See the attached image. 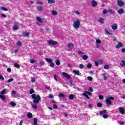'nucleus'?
Masks as SVG:
<instances>
[{
	"label": "nucleus",
	"mask_w": 125,
	"mask_h": 125,
	"mask_svg": "<svg viewBox=\"0 0 125 125\" xmlns=\"http://www.w3.org/2000/svg\"><path fill=\"white\" fill-rule=\"evenodd\" d=\"M84 93L86 94H88L89 96H91L92 95L91 92H89L88 91H84Z\"/></svg>",
	"instance_id": "obj_20"
},
{
	"label": "nucleus",
	"mask_w": 125,
	"mask_h": 125,
	"mask_svg": "<svg viewBox=\"0 0 125 125\" xmlns=\"http://www.w3.org/2000/svg\"><path fill=\"white\" fill-rule=\"evenodd\" d=\"M111 28L114 30H117V28H118V24H115L114 25H113L111 26Z\"/></svg>",
	"instance_id": "obj_14"
},
{
	"label": "nucleus",
	"mask_w": 125,
	"mask_h": 125,
	"mask_svg": "<svg viewBox=\"0 0 125 125\" xmlns=\"http://www.w3.org/2000/svg\"><path fill=\"white\" fill-rule=\"evenodd\" d=\"M108 12H109L111 14H115V12L114 11L112 10L111 9H108Z\"/></svg>",
	"instance_id": "obj_19"
},
{
	"label": "nucleus",
	"mask_w": 125,
	"mask_h": 125,
	"mask_svg": "<svg viewBox=\"0 0 125 125\" xmlns=\"http://www.w3.org/2000/svg\"><path fill=\"white\" fill-rule=\"evenodd\" d=\"M19 29V26L18 25H14L13 26V30H17Z\"/></svg>",
	"instance_id": "obj_18"
},
{
	"label": "nucleus",
	"mask_w": 125,
	"mask_h": 125,
	"mask_svg": "<svg viewBox=\"0 0 125 125\" xmlns=\"http://www.w3.org/2000/svg\"><path fill=\"white\" fill-rule=\"evenodd\" d=\"M35 62V61L34 60H33V59H31L30 60V62H31V63H34Z\"/></svg>",
	"instance_id": "obj_58"
},
{
	"label": "nucleus",
	"mask_w": 125,
	"mask_h": 125,
	"mask_svg": "<svg viewBox=\"0 0 125 125\" xmlns=\"http://www.w3.org/2000/svg\"><path fill=\"white\" fill-rule=\"evenodd\" d=\"M32 107L35 109H38V106H37L36 104H32Z\"/></svg>",
	"instance_id": "obj_43"
},
{
	"label": "nucleus",
	"mask_w": 125,
	"mask_h": 125,
	"mask_svg": "<svg viewBox=\"0 0 125 125\" xmlns=\"http://www.w3.org/2000/svg\"><path fill=\"white\" fill-rule=\"evenodd\" d=\"M7 71H8V72H9V73L11 72V68H7Z\"/></svg>",
	"instance_id": "obj_59"
},
{
	"label": "nucleus",
	"mask_w": 125,
	"mask_h": 125,
	"mask_svg": "<svg viewBox=\"0 0 125 125\" xmlns=\"http://www.w3.org/2000/svg\"><path fill=\"white\" fill-rule=\"evenodd\" d=\"M99 99L101 100H102L104 99V97L103 95H99Z\"/></svg>",
	"instance_id": "obj_46"
},
{
	"label": "nucleus",
	"mask_w": 125,
	"mask_h": 125,
	"mask_svg": "<svg viewBox=\"0 0 125 125\" xmlns=\"http://www.w3.org/2000/svg\"><path fill=\"white\" fill-rule=\"evenodd\" d=\"M62 76L67 79H71V76L66 72L62 73Z\"/></svg>",
	"instance_id": "obj_7"
},
{
	"label": "nucleus",
	"mask_w": 125,
	"mask_h": 125,
	"mask_svg": "<svg viewBox=\"0 0 125 125\" xmlns=\"http://www.w3.org/2000/svg\"><path fill=\"white\" fill-rule=\"evenodd\" d=\"M92 64L91 63H88L87 65V67L88 68H92Z\"/></svg>",
	"instance_id": "obj_37"
},
{
	"label": "nucleus",
	"mask_w": 125,
	"mask_h": 125,
	"mask_svg": "<svg viewBox=\"0 0 125 125\" xmlns=\"http://www.w3.org/2000/svg\"><path fill=\"white\" fill-rule=\"evenodd\" d=\"M14 66L17 69H20V65L17 62L14 63Z\"/></svg>",
	"instance_id": "obj_21"
},
{
	"label": "nucleus",
	"mask_w": 125,
	"mask_h": 125,
	"mask_svg": "<svg viewBox=\"0 0 125 125\" xmlns=\"http://www.w3.org/2000/svg\"><path fill=\"white\" fill-rule=\"evenodd\" d=\"M89 91H90L91 92H93V89L91 87H90L89 88Z\"/></svg>",
	"instance_id": "obj_53"
},
{
	"label": "nucleus",
	"mask_w": 125,
	"mask_h": 125,
	"mask_svg": "<svg viewBox=\"0 0 125 125\" xmlns=\"http://www.w3.org/2000/svg\"><path fill=\"white\" fill-rule=\"evenodd\" d=\"M35 92V91L34 90H33V88H31V89L30 90V91H29V93L30 94H32L33 93H34Z\"/></svg>",
	"instance_id": "obj_39"
},
{
	"label": "nucleus",
	"mask_w": 125,
	"mask_h": 125,
	"mask_svg": "<svg viewBox=\"0 0 125 125\" xmlns=\"http://www.w3.org/2000/svg\"><path fill=\"white\" fill-rule=\"evenodd\" d=\"M27 117L29 119L33 118V114H32L31 113H28Z\"/></svg>",
	"instance_id": "obj_23"
},
{
	"label": "nucleus",
	"mask_w": 125,
	"mask_h": 125,
	"mask_svg": "<svg viewBox=\"0 0 125 125\" xmlns=\"http://www.w3.org/2000/svg\"><path fill=\"white\" fill-rule=\"evenodd\" d=\"M119 124L121 125H124L125 124V122H121V121H119Z\"/></svg>",
	"instance_id": "obj_61"
},
{
	"label": "nucleus",
	"mask_w": 125,
	"mask_h": 125,
	"mask_svg": "<svg viewBox=\"0 0 125 125\" xmlns=\"http://www.w3.org/2000/svg\"><path fill=\"white\" fill-rule=\"evenodd\" d=\"M121 51L123 53H125V48H122Z\"/></svg>",
	"instance_id": "obj_64"
},
{
	"label": "nucleus",
	"mask_w": 125,
	"mask_h": 125,
	"mask_svg": "<svg viewBox=\"0 0 125 125\" xmlns=\"http://www.w3.org/2000/svg\"><path fill=\"white\" fill-rule=\"evenodd\" d=\"M117 5L118 6L123 7L125 5V3L122 0L117 1Z\"/></svg>",
	"instance_id": "obj_6"
},
{
	"label": "nucleus",
	"mask_w": 125,
	"mask_h": 125,
	"mask_svg": "<svg viewBox=\"0 0 125 125\" xmlns=\"http://www.w3.org/2000/svg\"><path fill=\"white\" fill-rule=\"evenodd\" d=\"M107 113V110L106 109H104V110L101 111L100 112V115L102 116L104 115H105Z\"/></svg>",
	"instance_id": "obj_11"
},
{
	"label": "nucleus",
	"mask_w": 125,
	"mask_h": 125,
	"mask_svg": "<svg viewBox=\"0 0 125 125\" xmlns=\"http://www.w3.org/2000/svg\"><path fill=\"white\" fill-rule=\"evenodd\" d=\"M58 97L59 98H64L65 97V95L62 93H60L59 95H58Z\"/></svg>",
	"instance_id": "obj_28"
},
{
	"label": "nucleus",
	"mask_w": 125,
	"mask_h": 125,
	"mask_svg": "<svg viewBox=\"0 0 125 125\" xmlns=\"http://www.w3.org/2000/svg\"><path fill=\"white\" fill-rule=\"evenodd\" d=\"M78 53L79 55H83V52H82L80 50L78 52Z\"/></svg>",
	"instance_id": "obj_55"
},
{
	"label": "nucleus",
	"mask_w": 125,
	"mask_h": 125,
	"mask_svg": "<svg viewBox=\"0 0 125 125\" xmlns=\"http://www.w3.org/2000/svg\"><path fill=\"white\" fill-rule=\"evenodd\" d=\"M0 98H1V100H4L6 99L5 96L2 95H0Z\"/></svg>",
	"instance_id": "obj_41"
},
{
	"label": "nucleus",
	"mask_w": 125,
	"mask_h": 125,
	"mask_svg": "<svg viewBox=\"0 0 125 125\" xmlns=\"http://www.w3.org/2000/svg\"><path fill=\"white\" fill-rule=\"evenodd\" d=\"M88 78V80L89 81H92V77H91V76H88L87 77Z\"/></svg>",
	"instance_id": "obj_51"
},
{
	"label": "nucleus",
	"mask_w": 125,
	"mask_h": 125,
	"mask_svg": "<svg viewBox=\"0 0 125 125\" xmlns=\"http://www.w3.org/2000/svg\"><path fill=\"white\" fill-rule=\"evenodd\" d=\"M73 72L76 75L80 76V72L79 70H73Z\"/></svg>",
	"instance_id": "obj_13"
},
{
	"label": "nucleus",
	"mask_w": 125,
	"mask_h": 125,
	"mask_svg": "<svg viewBox=\"0 0 125 125\" xmlns=\"http://www.w3.org/2000/svg\"><path fill=\"white\" fill-rule=\"evenodd\" d=\"M80 25L81 21L80 20L77 19L74 22V23L73 24V26L74 27V28L77 29L80 28Z\"/></svg>",
	"instance_id": "obj_2"
},
{
	"label": "nucleus",
	"mask_w": 125,
	"mask_h": 125,
	"mask_svg": "<svg viewBox=\"0 0 125 125\" xmlns=\"http://www.w3.org/2000/svg\"><path fill=\"white\" fill-rule=\"evenodd\" d=\"M49 98H54V95L50 94V95H49Z\"/></svg>",
	"instance_id": "obj_62"
},
{
	"label": "nucleus",
	"mask_w": 125,
	"mask_h": 125,
	"mask_svg": "<svg viewBox=\"0 0 125 125\" xmlns=\"http://www.w3.org/2000/svg\"><path fill=\"white\" fill-rule=\"evenodd\" d=\"M122 63H120V65L122 67H123L124 66H125V61H121Z\"/></svg>",
	"instance_id": "obj_31"
},
{
	"label": "nucleus",
	"mask_w": 125,
	"mask_h": 125,
	"mask_svg": "<svg viewBox=\"0 0 125 125\" xmlns=\"http://www.w3.org/2000/svg\"><path fill=\"white\" fill-rule=\"evenodd\" d=\"M108 12V11L106 9L104 10L103 11V14L104 15H106L107 13Z\"/></svg>",
	"instance_id": "obj_42"
},
{
	"label": "nucleus",
	"mask_w": 125,
	"mask_h": 125,
	"mask_svg": "<svg viewBox=\"0 0 125 125\" xmlns=\"http://www.w3.org/2000/svg\"><path fill=\"white\" fill-rule=\"evenodd\" d=\"M74 46H75V44H73V43L69 42L67 44V48L69 49H72Z\"/></svg>",
	"instance_id": "obj_10"
},
{
	"label": "nucleus",
	"mask_w": 125,
	"mask_h": 125,
	"mask_svg": "<svg viewBox=\"0 0 125 125\" xmlns=\"http://www.w3.org/2000/svg\"><path fill=\"white\" fill-rule=\"evenodd\" d=\"M36 4H40V5H42L43 4V2H40V1H38L36 3Z\"/></svg>",
	"instance_id": "obj_57"
},
{
	"label": "nucleus",
	"mask_w": 125,
	"mask_h": 125,
	"mask_svg": "<svg viewBox=\"0 0 125 125\" xmlns=\"http://www.w3.org/2000/svg\"><path fill=\"white\" fill-rule=\"evenodd\" d=\"M118 14H122L124 13V9H119L118 10Z\"/></svg>",
	"instance_id": "obj_15"
},
{
	"label": "nucleus",
	"mask_w": 125,
	"mask_h": 125,
	"mask_svg": "<svg viewBox=\"0 0 125 125\" xmlns=\"http://www.w3.org/2000/svg\"><path fill=\"white\" fill-rule=\"evenodd\" d=\"M56 64L57 65H60L61 64L60 61V60H57L56 62Z\"/></svg>",
	"instance_id": "obj_35"
},
{
	"label": "nucleus",
	"mask_w": 125,
	"mask_h": 125,
	"mask_svg": "<svg viewBox=\"0 0 125 125\" xmlns=\"http://www.w3.org/2000/svg\"><path fill=\"white\" fill-rule=\"evenodd\" d=\"M13 81H14V79L13 78H11V79H10L9 80H8V83H11Z\"/></svg>",
	"instance_id": "obj_45"
},
{
	"label": "nucleus",
	"mask_w": 125,
	"mask_h": 125,
	"mask_svg": "<svg viewBox=\"0 0 125 125\" xmlns=\"http://www.w3.org/2000/svg\"><path fill=\"white\" fill-rule=\"evenodd\" d=\"M21 36H24V37H28L29 36V33L27 32H22Z\"/></svg>",
	"instance_id": "obj_12"
},
{
	"label": "nucleus",
	"mask_w": 125,
	"mask_h": 125,
	"mask_svg": "<svg viewBox=\"0 0 125 125\" xmlns=\"http://www.w3.org/2000/svg\"><path fill=\"white\" fill-rule=\"evenodd\" d=\"M23 123V121L22 120H21V121H20V125H23L22 124Z\"/></svg>",
	"instance_id": "obj_63"
},
{
	"label": "nucleus",
	"mask_w": 125,
	"mask_h": 125,
	"mask_svg": "<svg viewBox=\"0 0 125 125\" xmlns=\"http://www.w3.org/2000/svg\"><path fill=\"white\" fill-rule=\"evenodd\" d=\"M51 104H57V102L55 100H52Z\"/></svg>",
	"instance_id": "obj_60"
},
{
	"label": "nucleus",
	"mask_w": 125,
	"mask_h": 125,
	"mask_svg": "<svg viewBox=\"0 0 125 125\" xmlns=\"http://www.w3.org/2000/svg\"><path fill=\"white\" fill-rule=\"evenodd\" d=\"M108 117V115L107 114H104L103 115V117H104V119H106Z\"/></svg>",
	"instance_id": "obj_47"
},
{
	"label": "nucleus",
	"mask_w": 125,
	"mask_h": 125,
	"mask_svg": "<svg viewBox=\"0 0 125 125\" xmlns=\"http://www.w3.org/2000/svg\"><path fill=\"white\" fill-rule=\"evenodd\" d=\"M69 99L70 100H73L74 99V95L71 94V95H69Z\"/></svg>",
	"instance_id": "obj_32"
},
{
	"label": "nucleus",
	"mask_w": 125,
	"mask_h": 125,
	"mask_svg": "<svg viewBox=\"0 0 125 125\" xmlns=\"http://www.w3.org/2000/svg\"><path fill=\"white\" fill-rule=\"evenodd\" d=\"M31 97L33 99H34V100L33 101L34 104H39L41 100V97L40 95L36 96L35 94H33L31 95Z\"/></svg>",
	"instance_id": "obj_1"
},
{
	"label": "nucleus",
	"mask_w": 125,
	"mask_h": 125,
	"mask_svg": "<svg viewBox=\"0 0 125 125\" xmlns=\"http://www.w3.org/2000/svg\"><path fill=\"white\" fill-rule=\"evenodd\" d=\"M17 44L19 46H21V45H22V42H17Z\"/></svg>",
	"instance_id": "obj_56"
},
{
	"label": "nucleus",
	"mask_w": 125,
	"mask_h": 125,
	"mask_svg": "<svg viewBox=\"0 0 125 125\" xmlns=\"http://www.w3.org/2000/svg\"><path fill=\"white\" fill-rule=\"evenodd\" d=\"M96 42L98 44H101V43H102V41L101 40H100L99 39H97Z\"/></svg>",
	"instance_id": "obj_40"
},
{
	"label": "nucleus",
	"mask_w": 125,
	"mask_h": 125,
	"mask_svg": "<svg viewBox=\"0 0 125 125\" xmlns=\"http://www.w3.org/2000/svg\"><path fill=\"white\" fill-rule=\"evenodd\" d=\"M83 96H84V97H85L86 98H87V99H89V98L88 95H87V94H86L85 93H83Z\"/></svg>",
	"instance_id": "obj_49"
},
{
	"label": "nucleus",
	"mask_w": 125,
	"mask_h": 125,
	"mask_svg": "<svg viewBox=\"0 0 125 125\" xmlns=\"http://www.w3.org/2000/svg\"><path fill=\"white\" fill-rule=\"evenodd\" d=\"M1 16L2 18H7V16L5 15L4 14H1Z\"/></svg>",
	"instance_id": "obj_54"
},
{
	"label": "nucleus",
	"mask_w": 125,
	"mask_h": 125,
	"mask_svg": "<svg viewBox=\"0 0 125 125\" xmlns=\"http://www.w3.org/2000/svg\"><path fill=\"white\" fill-rule=\"evenodd\" d=\"M52 14L53 16H56L58 14V12L56 11H55V10H52Z\"/></svg>",
	"instance_id": "obj_24"
},
{
	"label": "nucleus",
	"mask_w": 125,
	"mask_h": 125,
	"mask_svg": "<svg viewBox=\"0 0 125 125\" xmlns=\"http://www.w3.org/2000/svg\"><path fill=\"white\" fill-rule=\"evenodd\" d=\"M104 19L103 18H100V20H99V21L102 24L104 23Z\"/></svg>",
	"instance_id": "obj_27"
},
{
	"label": "nucleus",
	"mask_w": 125,
	"mask_h": 125,
	"mask_svg": "<svg viewBox=\"0 0 125 125\" xmlns=\"http://www.w3.org/2000/svg\"><path fill=\"white\" fill-rule=\"evenodd\" d=\"M1 81H4V78L3 77V76L2 75H0V80Z\"/></svg>",
	"instance_id": "obj_52"
},
{
	"label": "nucleus",
	"mask_w": 125,
	"mask_h": 125,
	"mask_svg": "<svg viewBox=\"0 0 125 125\" xmlns=\"http://www.w3.org/2000/svg\"><path fill=\"white\" fill-rule=\"evenodd\" d=\"M55 0H48V3L49 4H53L55 3Z\"/></svg>",
	"instance_id": "obj_25"
},
{
	"label": "nucleus",
	"mask_w": 125,
	"mask_h": 125,
	"mask_svg": "<svg viewBox=\"0 0 125 125\" xmlns=\"http://www.w3.org/2000/svg\"><path fill=\"white\" fill-rule=\"evenodd\" d=\"M91 4L92 6H93V7L97 6V5H98V3L97 2V1L95 0H92Z\"/></svg>",
	"instance_id": "obj_9"
},
{
	"label": "nucleus",
	"mask_w": 125,
	"mask_h": 125,
	"mask_svg": "<svg viewBox=\"0 0 125 125\" xmlns=\"http://www.w3.org/2000/svg\"><path fill=\"white\" fill-rule=\"evenodd\" d=\"M48 44L51 45H56L57 44L58 42L56 41H54V40H50L48 42Z\"/></svg>",
	"instance_id": "obj_5"
},
{
	"label": "nucleus",
	"mask_w": 125,
	"mask_h": 125,
	"mask_svg": "<svg viewBox=\"0 0 125 125\" xmlns=\"http://www.w3.org/2000/svg\"><path fill=\"white\" fill-rule=\"evenodd\" d=\"M1 10L4 11H8V9H7L5 7H1Z\"/></svg>",
	"instance_id": "obj_38"
},
{
	"label": "nucleus",
	"mask_w": 125,
	"mask_h": 125,
	"mask_svg": "<svg viewBox=\"0 0 125 125\" xmlns=\"http://www.w3.org/2000/svg\"><path fill=\"white\" fill-rule=\"evenodd\" d=\"M97 106H98V107H102L103 104L101 103H97Z\"/></svg>",
	"instance_id": "obj_29"
},
{
	"label": "nucleus",
	"mask_w": 125,
	"mask_h": 125,
	"mask_svg": "<svg viewBox=\"0 0 125 125\" xmlns=\"http://www.w3.org/2000/svg\"><path fill=\"white\" fill-rule=\"evenodd\" d=\"M102 76H103V77H104V81H106L107 80L108 78L106 76V74L104 73L102 74Z\"/></svg>",
	"instance_id": "obj_26"
},
{
	"label": "nucleus",
	"mask_w": 125,
	"mask_h": 125,
	"mask_svg": "<svg viewBox=\"0 0 125 125\" xmlns=\"http://www.w3.org/2000/svg\"><path fill=\"white\" fill-rule=\"evenodd\" d=\"M37 19V21L40 23H42L43 22V20L42 19H41V18H39L38 17H36Z\"/></svg>",
	"instance_id": "obj_17"
},
{
	"label": "nucleus",
	"mask_w": 125,
	"mask_h": 125,
	"mask_svg": "<svg viewBox=\"0 0 125 125\" xmlns=\"http://www.w3.org/2000/svg\"><path fill=\"white\" fill-rule=\"evenodd\" d=\"M119 111L122 114H123L125 113V109L123 107H120L119 108Z\"/></svg>",
	"instance_id": "obj_16"
},
{
	"label": "nucleus",
	"mask_w": 125,
	"mask_h": 125,
	"mask_svg": "<svg viewBox=\"0 0 125 125\" xmlns=\"http://www.w3.org/2000/svg\"><path fill=\"white\" fill-rule=\"evenodd\" d=\"M10 104H11V105L12 106H16V104L14 102H10Z\"/></svg>",
	"instance_id": "obj_34"
},
{
	"label": "nucleus",
	"mask_w": 125,
	"mask_h": 125,
	"mask_svg": "<svg viewBox=\"0 0 125 125\" xmlns=\"http://www.w3.org/2000/svg\"><path fill=\"white\" fill-rule=\"evenodd\" d=\"M53 108L55 109H57L58 107L57 104H53Z\"/></svg>",
	"instance_id": "obj_50"
},
{
	"label": "nucleus",
	"mask_w": 125,
	"mask_h": 125,
	"mask_svg": "<svg viewBox=\"0 0 125 125\" xmlns=\"http://www.w3.org/2000/svg\"><path fill=\"white\" fill-rule=\"evenodd\" d=\"M6 93V90L5 89H3L0 92V95H4Z\"/></svg>",
	"instance_id": "obj_30"
},
{
	"label": "nucleus",
	"mask_w": 125,
	"mask_h": 125,
	"mask_svg": "<svg viewBox=\"0 0 125 125\" xmlns=\"http://www.w3.org/2000/svg\"><path fill=\"white\" fill-rule=\"evenodd\" d=\"M37 9L38 11H42L43 10V7H42L41 6H37Z\"/></svg>",
	"instance_id": "obj_22"
},
{
	"label": "nucleus",
	"mask_w": 125,
	"mask_h": 125,
	"mask_svg": "<svg viewBox=\"0 0 125 125\" xmlns=\"http://www.w3.org/2000/svg\"><path fill=\"white\" fill-rule=\"evenodd\" d=\"M88 56L87 55H83V59L84 60H86L87 59H88Z\"/></svg>",
	"instance_id": "obj_36"
},
{
	"label": "nucleus",
	"mask_w": 125,
	"mask_h": 125,
	"mask_svg": "<svg viewBox=\"0 0 125 125\" xmlns=\"http://www.w3.org/2000/svg\"><path fill=\"white\" fill-rule=\"evenodd\" d=\"M45 60L47 61V62L50 63V65L51 67H54L55 64L53 62V60L50 58H45Z\"/></svg>",
	"instance_id": "obj_4"
},
{
	"label": "nucleus",
	"mask_w": 125,
	"mask_h": 125,
	"mask_svg": "<svg viewBox=\"0 0 125 125\" xmlns=\"http://www.w3.org/2000/svg\"><path fill=\"white\" fill-rule=\"evenodd\" d=\"M109 66L107 64H105V65H104V69H108L109 68Z\"/></svg>",
	"instance_id": "obj_44"
},
{
	"label": "nucleus",
	"mask_w": 125,
	"mask_h": 125,
	"mask_svg": "<svg viewBox=\"0 0 125 125\" xmlns=\"http://www.w3.org/2000/svg\"><path fill=\"white\" fill-rule=\"evenodd\" d=\"M34 123H33V125H37V122H38V120L35 118L34 119Z\"/></svg>",
	"instance_id": "obj_33"
},
{
	"label": "nucleus",
	"mask_w": 125,
	"mask_h": 125,
	"mask_svg": "<svg viewBox=\"0 0 125 125\" xmlns=\"http://www.w3.org/2000/svg\"><path fill=\"white\" fill-rule=\"evenodd\" d=\"M79 68L80 69H83L84 68V65L82 64H81L79 65Z\"/></svg>",
	"instance_id": "obj_48"
},
{
	"label": "nucleus",
	"mask_w": 125,
	"mask_h": 125,
	"mask_svg": "<svg viewBox=\"0 0 125 125\" xmlns=\"http://www.w3.org/2000/svg\"><path fill=\"white\" fill-rule=\"evenodd\" d=\"M123 44L122 42H118L117 45L116 46V49H120L121 47H123Z\"/></svg>",
	"instance_id": "obj_8"
},
{
	"label": "nucleus",
	"mask_w": 125,
	"mask_h": 125,
	"mask_svg": "<svg viewBox=\"0 0 125 125\" xmlns=\"http://www.w3.org/2000/svg\"><path fill=\"white\" fill-rule=\"evenodd\" d=\"M114 100V97H109L108 98L106 99L105 101L106 104L108 105H112V101Z\"/></svg>",
	"instance_id": "obj_3"
}]
</instances>
